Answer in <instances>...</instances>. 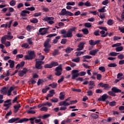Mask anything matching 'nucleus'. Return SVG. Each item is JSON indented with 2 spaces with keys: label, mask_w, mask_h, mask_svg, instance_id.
<instances>
[{
  "label": "nucleus",
  "mask_w": 124,
  "mask_h": 124,
  "mask_svg": "<svg viewBox=\"0 0 124 124\" xmlns=\"http://www.w3.org/2000/svg\"><path fill=\"white\" fill-rule=\"evenodd\" d=\"M8 62L10 63V68H13V67H14V65H15V62H14V61L10 60L8 61Z\"/></svg>",
  "instance_id": "19"
},
{
  "label": "nucleus",
  "mask_w": 124,
  "mask_h": 124,
  "mask_svg": "<svg viewBox=\"0 0 124 124\" xmlns=\"http://www.w3.org/2000/svg\"><path fill=\"white\" fill-rule=\"evenodd\" d=\"M9 4L11 5V6H15L16 5V1H15V0H12L11 1H10Z\"/></svg>",
  "instance_id": "33"
},
{
  "label": "nucleus",
  "mask_w": 124,
  "mask_h": 124,
  "mask_svg": "<svg viewBox=\"0 0 124 124\" xmlns=\"http://www.w3.org/2000/svg\"><path fill=\"white\" fill-rule=\"evenodd\" d=\"M50 41H51V38H47L44 44V47H45V48L44 49V51L46 54H48V53H49V52L51 51V46L49 44V43Z\"/></svg>",
  "instance_id": "2"
},
{
  "label": "nucleus",
  "mask_w": 124,
  "mask_h": 124,
  "mask_svg": "<svg viewBox=\"0 0 124 124\" xmlns=\"http://www.w3.org/2000/svg\"><path fill=\"white\" fill-rule=\"evenodd\" d=\"M45 68H52L51 63L50 64H46L44 65Z\"/></svg>",
  "instance_id": "50"
},
{
  "label": "nucleus",
  "mask_w": 124,
  "mask_h": 124,
  "mask_svg": "<svg viewBox=\"0 0 124 124\" xmlns=\"http://www.w3.org/2000/svg\"><path fill=\"white\" fill-rule=\"evenodd\" d=\"M87 74V73L86 72L82 71L78 73L79 76H85Z\"/></svg>",
  "instance_id": "52"
},
{
  "label": "nucleus",
  "mask_w": 124,
  "mask_h": 124,
  "mask_svg": "<svg viewBox=\"0 0 124 124\" xmlns=\"http://www.w3.org/2000/svg\"><path fill=\"white\" fill-rule=\"evenodd\" d=\"M0 93L4 95H6V94H7V88H6V87H4L2 88L0 90Z\"/></svg>",
  "instance_id": "15"
},
{
  "label": "nucleus",
  "mask_w": 124,
  "mask_h": 124,
  "mask_svg": "<svg viewBox=\"0 0 124 124\" xmlns=\"http://www.w3.org/2000/svg\"><path fill=\"white\" fill-rule=\"evenodd\" d=\"M27 42L28 44L30 45H32V38H30L27 39Z\"/></svg>",
  "instance_id": "47"
},
{
  "label": "nucleus",
  "mask_w": 124,
  "mask_h": 124,
  "mask_svg": "<svg viewBox=\"0 0 124 124\" xmlns=\"http://www.w3.org/2000/svg\"><path fill=\"white\" fill-rule=\"evenodd\" d=\"M98 87H101V88H104V90H106V89H109V84H103V82H100L98 84Z\"/></svg>",
  "instance_id": "14"
},
{
  "label": "nucleus",
  "mask_w": 124,
  "mask_h": 124,
  "mask_svg": "<svg viewBox=\"0 0 124 124\" xmlns=\"http://www.w3.org/2000/svg\"><path fill=\"white\" fill-rule=\"evenodd\" d=\"M59 98L60 100H63V99H64V94H63V92L60 93Z\"/></svg>",
  "instance_id": "27"
},
{
  "label": "nucleus",
  "mask_w": 124,
  "mask_h": 124,
  "mask_svg": "<svg viewBox=\"0 0 124 124\" xmlns=\"http://www.w3.org/2000/svg\"><path fill=\"white\" fill-rule=\"evenodd\" d=\"M14 108L15 109V110H14L15 113H17V112L19 111V109L21 108V105L20 104H18L17 105H16L14 106Z\"/></svg>",
  "instance_id": "20"
},
{
  "label": "nucleus",
  "mask_w": 124,
  "mask_h": 124,
  "mask_svg": "<svg viewBox=\"0 0 124 124\" xmlns=\"http://www.w3.org/2000/svg\"><path fill=\"white\" fill-rule=\"evenodd\" d=\"M57 33L50 34L47 35L46 36V37L51 38V37H53L54 36H57Z\"/></svg>",
  "instance_id": "55"
},
{
  "label": "nucleus",
  "mask_w": 124,
  "mask_h": 124,
  "mask_svg": "<svg viewBox=\"0 0 124 124\" xmlns=\"http://www.w3.org/2000/svg\"><path fill=\"white\" fill-rule=\"evenodd\" d=\"M72 62H80V57H77L76 59H72Z\"/></svg>",
  "instance_id": "42"
},
{
  "label": "nucleus",
  "mask_w": 124,
  "mask_h": 124,
  "mask_svg": "<svg viewBox=\"0 0 124 124\" xmlns=\"http://www.w3.org/2000/svg\"><path fill=\"white\" fill-rule=\"evenodd\" d=\"M89 84V90H92V89H93L94 87H95V84L94 83V81H90L88 83Z\"/></svg>",
  "instance_id": "16"
},
{
  "label": "nucleus",
  "mask_w": 124,
  "mask_h": 124,
  "mask_svg": "<svg viewBox=\"0 0 124 124\" xmlns=\"http://www.w3.org/2000/svg\"><path fill=\"white\" fill-rule=\"evenodd\" d=\"M98 52V50L96 49L95 50H91L89 52L90 55L92 56H95V54Z\"/></svg>",
  "instance_id": "21"
},
{
  "label": "nucleus",
  "mask_w": 124,
  "mask_h": 124,
  "mask_svg": "<svg viewBox=\"0 0 124 124\" xmlns=\"http://www.w3.org/2000/svg\"><path fill=\"white\" fill-rule=\"evenodd\" d=\"M108 67H116L117 66V64L115 63H111L108 65Z\"/></svg>",
  "instance_id": "39"
},
{
  "label": "nucleus",
  "mask_w": 124,
  "mask_h": 124,
  "mask_svg": "<svg viewBox=\"0 0 124 124\" xmlns=\"http://www.w3.org/2000/svg\"><path fill=\"white\" fill-rule=\"evenodd\" d=\"M28 71H29V70L27 68H24L23 70L18 72V76L20 77H23L24 75H26V74H27V72H28Z\"/></svg>",
  "instance_id": "11"
},
{
  "label": "nucleus",
  "mask_w": 124,
  "mask_h": 124,
  "mask_svg": "<svg viewBox=\"0 0 124 124\" xmlns=\"http://www.w3.org/2000/svg\"><path fill=\"white\" fill-rule=\"evenodd\" d=\"M73 50H74V48L68 46L64 49V51L67 54H70V53H71Z\"/></svg>",
  "instance_id": "18"
},
{
  "label": "nucleus",
  "mask_w": 124,
  "mask_h": 124,
  "mask_svg": "<svg viewBox=\"0 0 124 124\" xmlns=\"http://www.w3.org/2000/svg\"><path fill=\"white\" fill-rule=\"evenodd\" d=\"M22 121H23V119H20L19 117L13 118L8 120V123L9 124H13V123L16 122V124H22L23 123Z\"/></svg>",
  "instance_id": "4"
},
{
  "label": "nucleus",
  "mask_w": 124,
  "mask_h": 124,
  "mask_svg": "<svg viewBox=\"0 0 124 124\" xmlns=\"http://www.w3.org/2000/svg\"><path fill=\"white\" fill-rule=\"evenodd\" d=\"M119 54V53L115 52H111L109 53V56H111V57H116V56H117V55Z\"/></svg>",
  "instance_id": "36"
},
{
  "label": "nucleus",
  "mask_w": 124,
  "mask_h": 124,
  "mask_svg": "<svg viewBox=\"0 0 124 124\" xmlns=\"http://www.w3.org/2000/svg\"><path fill=\"white\" fill-rule=\"evenodd\" d=\"M11 115H12V111H11V110H9V111L8 112H7L5 116V118L6 119H7V117H8V116H11Z\"/></svg>",
  "instance_id": "48"
},
{
  "label": "nucleus",
  "mask_w": 124,
  "mask_h": 124,
  "mask_svg": "<svg viewBox=\"0 0 124 124\" xmlns=\"http://www.w3.org/2000/svg\"><path fill=\"white\" fill-rule=\"evenodd\" d=\"M109 3V0H105L102 2V4L103 5H106Z\"/></svg>",
  "instance_id": "61"
},
{
  "label": "nucleus",
  "mask_w": 124,
  "mask_h": 124,
  "mask_svg": "<svg viewBox=\"0 0 124 124\" xmlns=\"http://www.w3.org/2000/svg\"><path fill=\"white\" fill-rule=\"evenodd\" d=\"M117 58L119 60H123L124 58V55L123 54H121L118 56Z\"/></svg>",
  "instance_id": "62"
},
{
  "label": "nucleus",
  "mask_w": 124,
  "mask_h": 124,
  "mask_svg": "<svg viewBox=\"0 0 124 124\" xmlns=\"http://www.w3.org/2000/svg\"><path fill=\"white\" fill-rule=\"evenodd\" d=\"M109 98V96L107 94H104L100 98L98 99V101H105L106 99Z\"/></svg>",
  "instance_id": "13"
},
{
  "label": "nucleus",
  "mask_w": 124,
  "mask_h": 124,
  "mask_svg": "<svg viewBox=\"0 0 124 124\" xmlns=\"http://www.w3.org/2000/svg\"><path fill=\"white\" fill-rule=\"evenodd\" d=\"M49 87H51L52 88V89H56V88H57V87H58V83H56V82H53L51 84H49L48 85Z\"/></svg>",
  "instance_id": "22"
},
{
  "label": "nucleus",
  "mask_w": 124,
  "mask_h": 124,
  "mask_svg": "<svg viewBox=\"0 0 124 124\" xmlns=\"http://www.w3.org/2000/svg\"><path fill=\"white\" fill-rule=\"evenodd\" d=\"M111 91H112V92H113V93H122V90L118 89L116 87H114L112 88Z\"/></svg>",
  "instance_id": "17"
},
{
  "label": "nucleus",
  "mask_w": 124,
  "mask_h": 124,
  "mask_svg": "<svg viewBox=\"0 0 124 124\" xmlns=\"http://www.w3.org/2000/svg\"><path fill=\"white\" fill-rule=\"evenodd\" d=\"M75 4V2H68L66 3V5L73 6Z\"/></svg>",
  "instance_id": "64"
},
{
  "label": "nucleus",
  "mask_w": 124,
  "mask_h": 124,
  "mask_svg": "<svg viewBox=\"0 0 124 124\" xmlns=\"http://www.w3.org/2000/svg\"><path fill=\"white\" fill-rule=\"evenodd\" d=\"M85 44H86V42H85L80 43L78 46V48H77V51H82L84 49V45Z\"/></svg>",
  "instance_id": "12"
},
{
  "label": "nucleus",
  "mask_w": 124,
  "mask_h": 124,
  "mask_svg": "<svg viewBox=\"0 0 124 124\" xmlns=\"http://www.w3.org/2000/svg\"><path fill=\"white\" fill-rule=\"evenodd\" d=\"M98 69L99 70H100V71H101L102 72H105V71H106V69L104 66L99 67Z\"/></svg>",
  "instance_id": "37"
},
{
  "label": "nucleus",
  "mask_w": 124,
  "mask_h": 124,
  "mask_svg": "<svg viewBox=\"0 0 124 124\" xmlns=\"http://www.w3.org/2000/svg\"><path fill=\"white\" fill-rule=\"evenodd\" d=\"M41 111H44L45 112H47L48 111V108L46 107H43L40 108Z\"/></svg>",
  "instance_id": "53"
},
{
  "label": "nucleus",
  "mask_w": 124,
  "mask_h": 124,
  "mask_svg": "<svg viewBox=\"0 0 124 124\" xmlns=\"http://www.w3.org/2000/svg\"><path fill=\"white\" fill-rule=\"evenodd\" d=\"M5 36L7 40H10V39H12L13 38V36L11 35H6Z\"/></svg>",
  "instance_id": "54"
},
{
  "label": "nucleus",
  "mask_w": 124,
  "mask_h": 124,
  "mask_svg": "<svg viewBox=\"0 0 124 124\" xmlns=\"http://www.w3.org/2000/svg\"><path fill=\"white\" fill-rule=\"evenodd\" d=\"M55 71H61L62 72V64H60L55 68Z\"/></svg>",
  "instance_id": "23"
},
{
  "label": "nucleus",
  "mask_w": 124,
  "mask_h": 124,
  "mask_svg": "<svg viewBox=\"0 0 124 124\" xmlns=\"http://www.w3.org/2000/svg\"><path fill=\"white\" fill-rule=\"evenodd\" d=\"M26 10H30V11H34L35 10V8L34 7H31L30 8H26Z\"/></svg>",
  "instance_id": "51"
},
{
  "label": "nucleus",
  "mask_w": 124,
  "mask_h": 124,
  "mask_svg": "<svg viewBox=\"0 0 124 124\" xmlns=\"http://www.w3.org/2000/svg\"><path fill=\"white\" fill-rule=\"evenodd\" d=\"M21 47H22V48H25L26 49H30V46L28 43L23 44Z\"/></svg>",
  "instance_id": "31"
},
{
  "label": "nucleus",
  "mask_w": 124,
  "mask_h": 124,
  "mask_svg": "<svg viewBox=\"0 0 124 124\" xmlns=\"http://www.w3.org/2000/svg\"><path fill=\"white\" fill-rule=\"evenodd\" d=\"M77 30V27H72L68 30L65 34L62 35L63 37L64 38H66L67 37L71 38V37L73 36V31H76Z\"/></svg>",
  "instance_id": "1"
},
{
  "label": "nucleus",
  "mask_w": 124,
  "mask_h": 124,
  "mask_svg": "<svg viewBox=\"0 0 124 124\" xmlns=\"http://www.w3.org/2000/svg\"><path fill=\"white\" fill-rule=\"evenodd\" d=\"M30 22L33 24H36V23H38V19L36 18H33L30 20Z\"/></svg>",
  "instance_id": "30"
},
{
  "label": "nucleus",
  "mask_w": 124,
  "mask_h": 124,
  "mask_svg": "<svg viewBox=\"0 0 124 124\" xmlns=\"http://www.w3.org/2000/svg\"><path fill=\"white\" fill-rule=\"evenodd\" d=\"M20 15L22 16V17H26V16H27L26 10H22L20 13Z\"/></svg>",
  "instance_id": "29"
},
{
  "label": "nucleus",
  "mask_w": 124,
  "mask_h": 124,
  "mask_svg": "<svg viewBox=\"0 0 124 124\" xmlns=\"http://www.w3.org/2000/svg\"><path fill=\"white\" fill-rule=\"evenodd\" d=\"M50 64H51L52 68H53V66H58V65H59L58 62H52Z\"/></svg>",
  "instance_id": "35"
},
{
  "label": "nucleus",
  "mask_w": 124,
  "mask_h": 124,
  "mask_svg": "<svg viewBox=\"0 0 124 124\" xmlns=\"http://www.w3.org/2000/svg\"><path fill=\"white\" fill-rule=\"evenodd\" d=\"M94 34L95 35V36H98L100 35V34H99V30H97L95 31L94 32Z\"/></svg>",
  "instance_id": "59"
},
{
  "label": "nucleus",
  "mask_w": 124,
  "mask_h": 124,
  "mask_svg": "<svg viewBox=\"0 0 124 124\" xmlns=\"http://www.w3.org/2000/svg\"><path fill=\"white\" fill-rule=\"evenodd\" d=\"M39 32L41 35H45L46 33H48V29L45 28H40L39 30Z\"/></svg>",
  "instance_id": "10"
},
{
  "label": "nucleus",
  "mask_w": 124,
  "mask_h": 124,
  "mask_svg": "<svg viewBox=\"0 0 124 124\" xmlns=\"http://www.w3.org/2000/svg\"><path fill=\"white\" fill-rule=\"evenodd\" d=\"M82 31L83 32L84 34L87 35L89 34V30L87 28H84L82 29Z\"/></svg>",
  "instance_id": "28"
},
{
  "label": "nucleus",
  "mask_w": 124,
  "mask_h": 124,
  "mask_svg": "<svg viewBox=\"0 0 124 124\" xmlns=\"http://www.w3.org/2000/svg\"><path fill=\"white\" fill-rule=\"evenodd\" d=\"M84 59H92L93 57L90 55H85L82 57Z\"/></svg>",
  "instance_id": "63"
},
{
  "label": "nucleus",
  "mask_w": 124,
  "mask_h": 124,
  "mask_svg": "<svg viewBox=\"0 0 124 124\" xmlns=\"http://www.w3.org/2000/svg\"><path fill=\"white\" fill-rule=\"evenodd\" d=\"M6 41V37L3 36L1 38V43L2 44H5V42Z\"/></svg>",
  "instance_id": "34"
},
{
  "label": "nucleus",
  "mask_w": 124,
  "mask_h": 124,
  "mask_svg": "<svg viewBox=\"0 0 124 124\" xmlns=\"http://www.w3.org/2000/svg\"><path fill=\"white\" fill-rule=\"evenodd\" d=\"M60 38H61L60 36H56L55 38L53 40V43L54 44H56V43H57L59 41V39H60Z\"/></svg>",
  "instance_id": "24"
},
{
  "label": "nucleus",
  "mask_w": 124,
  "mask_h": 124,
  "mask_svg": "<svg viewBox=\"0 0 124 124\" xmlns=\"http://www.w3.org/2000/svg\"><path fill=\"white\" fill-rule=\"evenodd\" d=\"M55 19V18L53 17H46L44 18V21H46V22H48L49 21L48 23L50 24V25H53L55 22H54V21H53Z\"/></svg>",
  "instance_id": "9"
},
{
  "label": "nucleus",
  "mask_w": 124,
  "mask_h": 124,
  "mask_svg": "<svg viewBox=\"0 0 124 124\" xmlns=\"http://www.w3.org/2000/svg\"><path fill=\"white\" fill-rule=\"evenodd\" d=\"M117 52H121L124 50V47L123 46H118L115 49Z\"/></svg>",
  "instance_id": "32"
},
{
  "label": "nucleus",
  "mask_w": 124,
  "mask_h": 124,
  "mask_svg": "<svg viewBox=\"0 0 124 124\" xmlns=\"http://www.w3.org/2000/svg\"><path fill=\"white\" fill-rule=\"evenodd\" d=\"M89 44L92 46H94L95 45V41L93 40H90L89 41Z\"/></svg>",
  "instance_id": "46"
},
{
  "label": "nucleus",
  "mask_w": 124,
  "mask_h": 124,
  "mask_svg": "<svg viewBox=\"0 0 124 124\" xmlns=\"http://www.w3.org/2000/svg\"><path fill=\"white\" fill-rule=\"evenodd\" d=\"M56 72L55 73V75L56 76H61L62 75V72L61 71H55Z\"/></svg>",
  "instance_id": "56"
},
{
  "label": "nucleus",
  "mask_w": 124,
  "mask_h": 124,
  "mask_svg": "<svg viewBox=\"0 0 124 124\" xmlns=\"http://www.w3.org/2000/svg\"><path fill=\"white\" fill-rule=\"evenodd\" d=\"M50 101L51 102H53L54 103H57V102H58L59 101V99L54 97V98L51 99Z\"/></svg>",
  "instance_id": "38"
},
{
  "label": "nucleus",
  "mask_w": 124,
  "mask_h": 124,
  "mask_svg": "<svg viewBox=\"0 0 124 124\" xmlns=\"http://www.w3.org/2000/svg\"><path fill=\"white\" fill-rule=\"evenodd\" d=\"M25 113H27V114H35V111L31 110L29 111L27 110L25 111Z\"/></svg>",
  "instance_id": "58"
},
{
  "label": "nucleus",
  "mask_w": 124,
  "mask_h": 124,
  "mask_svg": "<svg viewBox=\"0 0 124 124\" xmlns=\"http://www.w3.org/2000/svg\"><path fill=\"white\" fill-rule=\"evenodd\" d=\"M35 57H36V55H35V52H34V51L30 50L28 51V55L24 56V59L26 61H30L33 60V59H35Z\"/></svg>",
  "instance_id": "3"
},
{
  "label": "nucleus",
  "mask_w": 124,
  "mask_h": 124,
  "mask_svg": "<svg viewBox=\"0 0 124 124\" xmlns=\"http://www.w3.org/2000/svg\"><path fill=\"white\" fill-rule=\"evenodd\" d=\"M36 119V117H32L30 119L28 118H22V120L21 121V122H22V123H27V122H29V121H31L30 123L31 124H34V120H35Z\"/></svg>",
  "instance_id": "6"
},
{
  "label": "nucleus",
  "mask_w": 124,
  "mask_h": 124,
  "mask_svg": "<svg viewBox=\"0 0 124 124\" xmlns=\"http://www.w3.org/2000/svg\"><path fill=\"white\" fill-rule=\"evenodd\" d=\"M92 118H93V119H97L98 118V115L93 113L91 115Z\"/></svg>",
  "instance_id": "60"
},
{
  "label": "nucleus",
  "mask_w": 124,
  "mask_h": 124,
  "mask_svg": "<svg viewBox=\"0 0 124 124\" xmlns=\"http://www.w3.org/2000/svg\"><path fill=\"white\" fill-rule=\"evenodd\" d=\"M60 54V52H59L58 49H55L54 52L52 53L53 56H57Z\"/></svg>",
  "instance_id": "40"
},
{
  "label": "nucleus",
  "mask_w": 124,
  "mask_h": 124,
  "mask_svg": "<svg viewBox=\"0 0 124 124\" xmlns=\"http://www.w3.org/2000/svg\"><path fill=\"white\" fill-rule=\"evenodd\" d=\"M84 26L86 28H91L92 27V24L90 22H86L84 24Z\"/></svg>",
  "instance_id": "44"
},
{
  "label": "nucleus",
  "mask_w": 124,
  "mask_h": 124,
  "mask_svg": "<svg viewBox=\"0 0 124 124\" xmlns=\"http://www.w3.org/2000/svg\"><path fill=\"white\" fill-rule=\"evenodd\" d=\"M107 24L108 26H112V25H114V20L109 19L108 20Z\"/></svg>",
  "instance_id": "26"
},
{
  "label": "nucleus",
  "mask_w": 124,
  "mask_h": 124,
  "mask_svg": "<svg viewBox=\"0 0 124 124\" xmlns=\"http://www.w3.org/2000/svg\"><path fill=\"white\" fill-rule=\"evenodd\" d=\"M10 75V74L9 73V70L7 71L6 75H2L0 76V78L1 79H3L4 78H5L6 76H9Z\"/></svg>",
  "instance_id": "25"
},
{
  "label": "nucleus",
  "mask_w": 124,
  "mask_h": 124,
  "mask_svg": "<svg viewBox=\"0 0 124 124\" xmlns=\"http://www.w3.org/2000/svg\"><path fill=\"white\" fill-rule=\"evenodd\" d=\"M42 64H44V62L36 61L35 63V68L37 69H42Z\"/></svg>",
  "instance_id": "8"
},
{
  "label": "nucleus",
  "mask_w": 124,
  "mask_h": 124,
  "mask_svg": "<svg viewBox=\"0 0 124 124\" xmlns=\"http://www.w3.org/2000/svg\"><path fill=\"white\" fill-rule=\"evenodd\" d=\"M60 15H65V16H73L74 14L72 13L71 12L66 11V9L63 8L62 10Z\"/></svg>",
  "instance_id": "5"
},
{
  "label": "nucleus",
  "mask_w": 124,
  "mask_h": 124,
  "mask_svg": "<svg viewBox=\"0 0 124 124\" xmlns=\"http://www.w3.org/2000/svg\"><path fill=\"white\" fill-rule=\"evenodd\" d=\"M26 30L28 31H31V30H32V26L31 25H28L26 27Z\"/></svg>",
  "instance_id": "45"
},
{
  "label": "nucleus",
  "mask_w": 124,
  "mask_h": 124,
  "mask_svg": "<svg viewBox=\"0 0 124 124\" xmlns=\"http://www.w3.org/2000/svg\"><path fill=\"white\" fill-rule=\"evenodd\" d=\"M116 101L110 102L109 103V106H111V107L116 106Z\"/></svg>",
  "instance_id": "57"
},
{
  "label": "nucleus",
  "mask_w": 124,
  "mask_h": 124,
  "mask_svg": "<svg viewBox=\"0 0 124 124\" xmlns=\"http://www.w3.org/2000/svg\"><path fill=\"white\" fill-rule=\"evenodd\" d=\"M79 71L78 70H73L72 71V80H75V79L76 78H77V77H78V76H79Z\"/></svg>",
  "instance_id": "7"
},
{
  "label": "nucleus",
  "mask_w": 124,
  "mask_h": 124,
  "mask_svg": "<svg viewBox=\"0 0 124 124\" xmlns=\"http://www.w3.org/2000/svg\"><path fill=\"white\" fill-rule=\"evenodd\" d=\"M67 42V40L66 39H62L61 41V44H63V45H64V44H66Z\"/></svg>",
  "instance_id": "49"
},
{
  "label": "nucleus",
  "mask_w": 124,
  "mask_h": 124,
  "mask_svg": "<svg viewBox=\"0 0 124 124\" xmlns=\"http://www.w3.org/2000/svg\"><path fill=\"white\" fill-rule=\"evenodd\" d=\"M84 5L87 6V7H90V6H92V4L90 1H87L86 2L84 3Z\"/></svg>",
  "instance_id": "43"
},
{
  "label": "nucleus",
  "mask_w": 124,
  "mask_h": 124,
  "mask_svg": "<svg viewBox=\"0 0 124 124\" xmlns=\"http://www.w3.org/2000/svg\"><path fill=\"white\" fill-rule=\"evenodd\" d=\"M106 8V6H104L103 8H102L101 9H99L98 10L99 12H102V13H104V12H106V10H105V8Z\"/></svg>",
  "instance_id": "41"
}]
</instances>
